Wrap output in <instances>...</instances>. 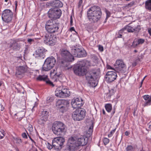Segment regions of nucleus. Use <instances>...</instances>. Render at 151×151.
I'll return each mask as SVG.
<instances>
[{
	"label": "nucleus",
	"mask_w": 151,
	"mask_h": 151,
	"mask_svg": "<svg viewBox=\"0 0 151 151\" xmlns=\"http://www.w3.org/2000/svg\"><path fill=\"white\" fill-rule=\"evenodd\" d=\"M70 31H75V29L74 27H72L70 28Z\"/></svg>",
	"instance_id": "052dcab7"
},
{
	"label": "nucleus",
	"mask_w": 151,
	"mask_h": 151,
	"mask_svg": "<svg viewBox=\"0 0 151 151\" xmlns=\"http://www.w3.org/2000/svg\"><path fill=\"white\" fill-rule=\"evenodd\" d=\"M9 47L14 51H18L20 50L22 46V44L18 41L15 40H11L9 44Z\"/></svg>",
	"instance_id": "dca6fc26"
},
{
	"label": "nucleus",
	"mask_w": 151,
	"mask_h": 151,
	"mask_svg": "<svg viewBox=\"0 0 151 151\" xmlns=\"http://www.w3.org/2000/svg\"><path fill=\"white\" fill-rule=\"evenodd\" d=\"M56 62L55 58L52 56L47 58L44 62L42 67L43 70L48 71L52 68Z\"/></svg>",
	"instance_id": "0eeeda50"
},
{
	"label": "nucleus",
	"mask_w": 151,
	"mask_h": 151,
	"mask_svg": "<svg viewBox=\"0 0 151 151\" xmlns=\"http://www.w3.org/2000/svg\"><path fill=\"white\" fill-rule=\"evenodd\" d=\"M105 12L106 14V17L105 19V20L104 21V22H106V19L108 17H110L111 14L110 12L107 9L105 10Z\"/></svg>",
	"instance_id": "58836bf2"
},
{
	"label": "nucleus",
	"mask_w": 151,
	"mask_h": 151,
	"mask_svg": "<svg viewBox=\"0 0 151 151\" xmlns=\"http://www.w3.org/2000/svg\"><path fill=\"white\" fill-rule=\"evenodd\" d=\"M15 88L17 89L18 92H20L23 87L21 86L19 84L17 83L15 85Z\"/></svg>",
	"instance_id": "c756f323"
},
{
	"label": "nucleus",
	"mask_w": 151,
	"mask_h": 151,
	"mask_svg": "<svg viewBox=\"0 0 151 151\" xmlns=\"http://www.w3.org/2000/svg\"><path fill=\"white\" fill-rule=\"evenodd\" d=\"M50 4L53 7L57 8L61 7L63 6V4L62 3L58 0L52 1L50 2Z\"/></svg>",
	"instance_id": "4be33fe9"
},
{
	"label": "nucleus",
	"mask_w": 151,
	"mask_h": 151,
	"mask_svg": "<svg viewBox=\"0 0 151 151\" xmlns=\"http://www.w3.org/2000/svg\"><path fill=\"white\" fill-rule=\"evenodd\" d=\"M68 107H63L61 108H58L59 109L60 111L62 113H63L66 112L68 109Z\"/></svg>",
	"instance_id": "2f4dec72"
},
{
	"label": "nucleus",
	"mask_w": 151,
	"mask_h": 151,
	"mask_svg": "<svg viewBox=\"0 0 151 151\" xmlns=\"http://www.w3.org/2000/svg\"><path fill=\"white\" fill-rule=\"evenodd\" d=\"M83 2L82 0H80L79 1L78 4V7L79 8L82 5Z\"/></svg>",
	"instance_id": "603ef678"
},
{
	"label": "nucleus",
	"mask_w": 151,
	"mask_h": 151,
	"mask_svg": "<svg viewBox=\"0 0 151 151\" xmlns=\"http://www.w3.org/2000/svg\"><path fill=\"white\" fill-rule=\"evenodd\" d=\"M144 81L143 80H142L141 82V84H142V83H143V82Z\"/></svg>",
	"instance_id": "774afa93"
},
{
	"label": "nucleus",
	"mask_w": 151,
	"mask_h": 151,
	"mask_svg": "<svg viewBox=\"0 0 151 151\" xmlns=\"http://www.w3.org/2000/svg\"><path fill=\"white\" fill-rule=\"evenodd\" d=\"M2 82L0 81V86L2 85Z\"/></svg>",
	"instance_id": "338daca9"
},
{
	"label": "nucleus",
	"mask_w": 151,
	"mask_h": 151,
	"mask_svg": "<svg viewBox=\"0 0 151 151\" xmlns=\"http://www.w3.org/2000/svg\"><path fill=\"white\" fill-rule=\"evenodd\" d=\"M122 35L121 34H119V35L117 37L119 38H121L122 37Z\"/></svg>",
	"instance_id": "680f3d73"
},
{
	"label": "nucleus",
	"mask_w": 151,
	"mask_h": 151,
	"mask_svg": "<svg viewBox=\"0 0 151 151\" xmlns=\"http://www.w3.org/2000/svg\"><path fill=\"white\" fill-rule=\"evenodd\" d=\"M87 15L88 19L91 22H97L101 17V9L97 6L91 7L88 11Z\"/></svg>",
	"instance_id": "7ed1b4c3"
},
{
	"label": "nucleus",
	"mask_w": 151,
	"mask_h": 151,
	"mask_svg": "<svg viewBox=\"0 0 151 151\" xmlns=\"http://www.w3.org/2000/svg\"><path fill=\"white\" fill-rule=\"evenodd\" d=\"M143 98L145 101H146L150 99V96L148 95H145L143 96Z\"/></svg>",
	"instance_id": "37998d69"
},
{
	"label": "nucleus",
	"mask_w": 151,
	"mask_h": 151,
	"mask_svg": "<svg viewBox=\"0 0 151 151\" xmlns=\"http://www.w3.org/2000/svg\"><path fill=\"white\" fill-rule=\"evenodd\" d=\"M29 137L30 139L32 141L34 142L35 143V142L32 139L30 136H29Z\"/></svg>",
	"instance_id": "e2e57ef3"
},
{
	"label": "nucleus",
	"mask_w": 151,
	"mask_h": 151,
	"mask_svg": "<svg viewBox=\"0 0 151 151\" xmlns=\"http://www.w3.org/2000/svg\"><path fill=\"white\" fill-rule=\"evenodd\" d=\"M71 104L74 109H77L81 107L83 105V103L81 99L77 98L72 100Z\"/></svg>",
	"instance_id": "a211bd4d"
},
{
	"label": "nucleus",
	"mask_w": 151,
	"mask_h": 151,
	"mask_svg": "<svg viewBox=\"0 0 151 151\" xmlns=\"http://www.w3.org/2000/svg\"><path fill=\"white\" fill-rule=\"evenodd\" d=\"M116 128H115L114 129L112 130L110 133V134H109L108 136L109 137H110L112 136L113 134L114 133L116 130Z\"/></svg>",
	"instance_id": "c03bdc74"
},
{
	"label": "nucleus",
	"mask_w": 151,
	"mask_h": 151,
	"mask_svg": "<svg viewBox=\"0 0 151 151\" xmlns=\"http://www.w3.org/2000/svg\"><path fill=\"white\" fill-rule=\"evenodd\" d=\"M70 25L71 26H72L73 25V21L72 16H71L70 17Z\"/></svg>",
	"instance_id": "5fc2aeb1"
},
{
	"label": "nucleus",
	"mask_w": 151,
	"mask_h": 151,
	"mask_svg": "<svg viewBox=\"0 0 151 151\" xmlns=\"http://www.w3.org/2000/svg\"><path fill=\"white\" fill-rule=\"evenodd\" d=\"M145 42V39H143L139 38L137 40H134L131 46L134 47H136L139 45L142 44Z\"/></svg>",
	"instance_id": "b1692460"
},
{
	"label": "nucleus",
	"mask_w": 151,
	"mask_h": 151,
	"mask_svg": "<svg viewBox=\"0 0 151 151\" xmlns=\"http://www.w3.org/2000/svg\"><path fill=\"white\" fill-rule=\"evenodd\" d=\"M126 31L129 32H134V26L129 25V24L126 25L120 30L119 31V33H122L123 32H126Z\"/></svg>",
	"instance_id": "412c9836"
},
{
	"label": "nucleus",
	"mask_w": 151,
	"mask_h": 151,
	"mask_svg": "<svg viewBox=\"0 0 151 151\" xmlns=\"http://www.w3.org/2000/svg\"><path fill=\"white\" fill-rule=\"evenodd\" d=\"M62 136L55 138L52 140V146L55 149L59 150L62 148L65 139Z\"/></svg>",
	"instance_id": "1a4fd4ad"
},
{
	"label": "nucleus",
	"mask_w": 151,
	"mask_h": 151,
	"mask_svg": "<svg viewBox=\"0 0 151 151\" xmlns=\"http://www.w3.org/2000/svg\"><path fill=\"white\" fill-rule=\"evenodd\" d=\"M45 49L43 48H41L40 47L36 51V52L38 53H43L44 54V52H45Z\"/></svg>",
	"instance_id": "c9c22d12"
},
{
	"label": "nucleus",
	"mask_w": 151,
	"mask_h": 151,
	"mask_svg": "<svg viewBox=\"0 0 151 151\" xmlns=\"http://www.w3.org/2000/svg\"><path fill=\"white\" fill-rule=\"evenodd\" d=\"M59 24L56 20L51 19L47 21L45 25L46 30L50 33H54L58 31Z\"/></svg>",
	"instance_id": "39448f33"
},
{
	"label": "nucleus",
	"mask_w": 151,
	"mask_h": 151,
	"mask_svg": "<svg viewBox=\"0 0 151 151\" xmlns=\"http://www.w3.org/2000/svg\"><path fill=\"white\" fill-rule=\"evenodd\" d=\"M106 111L109 112H110L112 110V105L111 104H108L105 105V106Z\"/></svg>",
	"instance_id": "bb28decb"
},
{
	"label": "nucleus",
	"mask_w": 151,
	"mask_h": 151,
	"mask_svg": "<svg viewBox=\"0 0 151 151\" xmlns=\"http://www.w3.org/2000/svg\"><path fill=\"white\" fill-rule=\"evenodd\" d=\"M27 70L26 67L24 66H19L17 68V70L16 71V74L17 75H21L26 72Z\"/></svg>",
	"instance_id": "5701e85b"
},
{
	"label": "nucleus",
	"mask_w": 151,
	"mask_h": 151,
	"mask_svg": "<svg viewBox=\"0 0 151 151\" xmlns=\"http://www.w3.org/2000/svg\"><path fill=\"white\" fill-rule=\"evenodd\" d=\"M14 140L18 145H20L22 142L21 139L18 137L14 138Z\"/></svg>",
	"instance_id": "c85d7f7f"
},
{
	"label": "nucleus",
	"mask_w": 151,
	"mask_h": 151,
	"mask_svg": "<svg viewBox=\"0 0 151 151\" xmlns=\"http://www.w3.org/2000/svg\"><path fill=\"white\" fill-rule=\"evenodd\" d=\"M62 12L59 9H51L48 12V16L52 19L56 20L61 16Z\"/></svg>",
	"instance_id": "9d476101"
},
{
	"label": "nucleus",
	"mask_w": 151,
	"mask_h": 151,
	"mask_svg": "<svg viewBox=\"0 0 151 151\" xmlns=\"http://www.w3.org/2000/svg\"><path fill=\"white\" fill-rule=\"evenodd\" d=\"M115 92V91L113 89L109 90V92L107 94L108 99H110L111 96L114 94Z\"/></svg>",
	"instance_id": "cd10ccee"
},
{
	"label": "nucleus",
	"mask_w": 151,
	"mask_h": 151,
	"mask_svg": "<svg viewBox=\"0 0 151 151\" xmlns=\"http://www.w3.org/2000/svg\"><path fill=\"white\" fill-rule=\"evenodd\" d=\"M4 130H1L0 131V139H2L4 136Z\"/></svg>",
	"instance_id": "ea45409f"
},
{
	"label": "nucleus",
	"mask_w": 151,
	"mask_h": 151,
	"mask_svg": "<svg viewBox=\"0 0 151 151\" xmlns=\"http://www.w3.org/2000/svg\"><path fill=\"white\" fill-rule=\"evenodd\" d=\"M86 112L85 110L81 109H76L72 114V118L75 121H79L83 119L86 116Z\"/></svg>",
	"instance_id": "6e6552de"
},
{
	"label": "nucleus",
	"mask_w": 151,
	"mask_h": 151,
	"mask_svg": "<svg viewBox=\"0 0 151 151\" xmlns=\"http://www.w3.org/2000/svg\"><path fill=\"white\" fill-rule=\"evenodd\" d=\"M145 7L146 9L151 11V0H147L145 2Z\"/></svg>",
	"instance_id": "393cba45"
},
{
	"label": "nucleus",
	"mask_w": 151,
	"mask_h": 151,
	"mask_svg": "<svg viewBox=\"0 0 151 151\" xmlns=\"http://www.w3.org/2000/svg\"><path fill=\"white\" fill-rule=\"evenodd\" d=\"M103 142L105 145H106L109 142V139L107 138H104L103 139Z\"/></svg>",
	"instance_id": "a19ab883"
},
{
	"label": "nucleus",
	"mask_w": 151,
	"mask_h": 151,
	"mask_svg": "<svg viewBox=\"0 0 151 151\" xmlns=\"http://www.w3.org/2000/svg\"><path fill=\"white\" fill-rule=\"evenodd\" d=\"M46 119L44 118H42L40 119L38 121V123L40 124H44L46 122Z\"/></svg>",
	"instance_id": "72a5a7b5"
},
{
	"label": "nucleus",
	"mask_w": 151,
	"mask_h": 151,
	"mask_svg": "<svg viewBox=\"0 0 151 151\" xmlns=\"http://www.w3.org/2000/svg\"><path fill=\"white\" fill-rule=\"evenodd\" d=\"M117 74L114 71H109L106 73L105 78L106 80L110 83L115 80L116 78Z\"/></svg>",
	"instance_id": "f3484780"
},
{
	"label": "nucleus",
	"mask_w": 151,
	"mask_h": 151,
	"mask_svg": "<svg viewBox=\"0 0 151 151\" xmlns=\"http://www.w3.org/2000/svg\"><path fill=\"white\" fill-rule=\"evenodd\" d=\"M37 80L39 81H43L46 82L48 84L54 86L52 83L51 82L48 78V76L47 75H39L36 78Z\"/></svg>",
	"instance_id": "6ab92c4d"
},
{
	"label": "nucleus",
	"mask_w": 151,
	"mask_h": 151,
	"mask_svg": "<svg viewBox=\"0 0 151 151\" xmlns=\"http://www.w3.org/2000/svg\"><path fill=\"white\" fill-rule=\"evenodd\" d=\"M93 124L92 123L91 126L89 127V129L87 132L89 134L91 135L92 134L93 131Z\"/></svg>",
	"instance_id": "e433bc0d"
},
{
	"label": "nucleus",
	"mask_w": 151,
	"mask_h": 151,
	"mask_svg": "<svg viewBox=\"0 0 151 151\" xmlns=\"http://www.w3.org/2000/svg\"><path fill=\"white\" fill-rule=\"evenodd\" d=\"M99 50L101 51H103V47L102 46H101L100 45H99Z\"/></svg>",
	"instance_id": "8fccbe9b"
},
{
	"label": "nucleus",
	"mask_w": 151,
	"mask_h": 151,
	"mask_svg": "<svg viewBox=\"0 0 151 151\" xmlns=\"http://www.w3.org/2000/svg\"><path fill=\"white\" fill-rule=\"evenodd\" d=\"M52 129L53 133L58 136H63L66 131V126L64 124L58 121L53 123Z\"/></svg>",
	"instance_id": "20e7f679"
},
{
	"label": "nucleus",
	"mask_w": 151,
	"mask_h": 151,
	"mask_svg": "<svg viewBox=\"0 0 151 151\" xmlns=\"http://www.w3.org/2000/svg\"><path fill=\"white\" fill-rule=\"evenodd\" d=\"M53 147L52 145L49 143H47V147L48 149L50 150Z\"/></svg>",
	"instance_id": "49530a36"
},
{
	"label": "nucleus",
	"mask_w": 151,
	"mask_h": 151,
	"mask_svg": "<svg viewBox=\"0 0 151 151\" xmlns=\"http://www.w3.org/2000/svg\"><path fill=\"white\" fill-rule=\"evenodd\" d=\"M57 72L55 73V75L58 77H60L61 75L62 72L61 71L60 68L57 69L56 70Z\"/></svg>",
	"instance_id": "f704fd0d"
},
{
	"label": "nucleus",
	"mask_w": 151,
	"mask_h": 151,
	"mask_svg": "<svg viewBox=\"0 0 151 151\" xmlns=\"http://www.w3.org/2000/svg\"><path fill=\"white\" fill-rule=\"evenodd\" d=\"M103 113L104 114H105V112L104 109H103Z\"/></svg>",
	"instance_id": "0e129e2a"
},
{
	"label": "nucleus",
	"mask_w": 151,
	"mask_h": 151,
	"mask_svg": "<svg viewBox=\"0 0 151 151\" xmlns=\"http://www.w3.org/2000/svg\"><path fill=\"white\" fill-rule=\"evenodd\" d=\"M140 29L141 27L139 25H137L136 27H134V32L135 33L139 32Z\"/></svg>",
	"instance_id": "473e14b6"
},
{
	"label": "nucleus",
	"mask_w": 151,
	"mask_h": 151,
	"mask_svg": "<svg viewBox=\"0 0 151 151\" xmlns=\"http://www.w3.org/2000/svg\"><path fill=\"white\" fill-rule=\"evenodd\" d=\"M114 66L115 70L117 72L124 70L126 68V65L122 59L116 60Z\"/></svg>",
	"instance_id": "2eb2a0df"
},
{
	"label": "nucleus",
	"mask_w": 151,
	"mask_h": 151,
	"mask_svg": "<svg viewBox=\"0 0 151 151\" xmlns=\"http://www.w3.org/2000/svg\"><path fill=\"white\" fill-rule=\"evenodd\" d=\"M150 105H151V99H150L144 101V103L143 104V106L145 107Z\"/></svg>",
	"instance_id": "7c9ffc66"
},
{
	"label": "nucleus",
	"mask_w": 151,
	"mask_h": 151,
	"mask_svg": "<svg viewBox=\"0 0 151 151\" xmlns=\"http://www.w3.org/2000/svg\"><path fill=\"white\" fill-rule=\"evenodd\" d=\"M137 65V63L136 62H134L132 64V65L134 67L136 66Z\"/></svg>",
	"instance_id": "4d7b16f0"
},
{
	"label": "nucleus",
	"mask_w": 151,
	"mask_h": 151,
	"mask_svg": "<svg viewBox=\"0 0 151 151\" xmlns=\"http://www.w3.org/2000/svg\"><path fill=\"white\" fill-rule=\"evenodd\" d=\"M127 151H133L134 147L131 145H128L126 148Z\"/></svg>",
	"instance_id": "4c0bfd02"
},
{
	"label": "nucleus",
	"mask_w": 151,
	"mask_h": 151,
	"mask_svg": "<svg viewBox=\"0 0 151 151\" xmlns=\"http://www.w3.org/2000/svg\"><path fill=\"white\" fill-rule=\"evenodd\" d=\"M69 104L68 101L65 100H59L56 103L57 108H61L63 107H68Z\"/></svg>",
	"instance_id": "aec40b11"
},
{
	"label": "nucleus",
	"mask_w": 151,
	"mask_h": 151,
	"mask_svg": "<svg viewBox=\"0 0 151 151\" xmlns=\"http://www.w3.org/2000/svg\"><path fill=\"white\" fill-rule=\"evenodd\" d=\"M27 41L29 43H31L32 42H34V39H28L27 40Z\"/></svg>",
	"instance_id": "3c124183"
},
{
	"label": "nucleus",
	"mask_w": 151,
	"mask_h": 151,
	"mask_svg": "<svg viewBox=\"0 0 151 151\" xmlns=\"http://www.w3.org/2000/svg\"><path fill=\"white\" fill-rule=\"evenodd\" d=\"M83 64H80L79 65L75 66L73 68L74 73L79 76H84L86 75V79L90 86L95 87L98 84V78L99 76V73L96 70H92L88 72L85 66L84 62Z\"/></svg>",
	"instance_id": "f257e3e1"
},
{
	"label": "nucleus",
	"mask_w": 151,
	"mask_h": 151,
	"mask_svg": "<svg viewBox=\"0 0 151 151\" xmlns=\"http://www.w3.org/2000/svg\"><path fill=\"white\" fill-rule=\"evenodd\" d=\"M134 1H132L128 4H127V5L128 7H130L134 5Z\"/></svg>",
	"instance_id": "a18cd8bd"
},
{
	"label": "nucleus",
	"mask_w": 151,
	"mask_h": 151,
	"mask_svg": "<svg viewBox=\"0 0 151 151\" xmlns=\"http://www.w3.org/2000/svg\"><path fill=\"white\" fill-rule=\"evenodd\" d=\"M22 136L23 138H27V137L25 133H23L22 134Z\"/></svg>",
	"instance_id": "09e8293b"
},
{
	"label": "nucleus",
	"mask_w": 151,
	"mask_h": 151,
	"mask_svg": "<svg viewBox=\"0 0 151 151\" xmlns=\"http://www.w3.org/2000/svg\"><path fill=\"white\" fill-rule=\"evenodd\" d=\"M35 106H34L32 108V111H34V108Z\"/></svg>",
	"instance_id": "69168bd1"
},
{
	"label": "nucleus",
	"mask_w": 151,
	"mask_h": 151,
	"mask_svg": "<svg viewBox=\"0 0 151 151\" xmlns=\"http://www.w3.org/2000/svg\"><path fill=\"white\" fill-rule=\"evenodd\" d=\"M13 16V13L12 11L8 9L4 10L2 14L3 20L6 23H9L12 21Z\"/></svg>",
	"instance_id": "9b49d317"
},
{
	"label": "nucleus",
	"mask_w": 151,
	"mask_h": 151,
	"mask_svg": "<svg viewBox=\"0 0 151 151\" xmlns=\"http://www.w3.org/2000/svg\"><path fill=\"white\" fill-rule=\"evenodd\" d=\"M17 3H18V2L17 1H14V3L15 5L16 8H17Z\"/></svg>",
	"instance_id": "bf43d9fd"
},
{
	"label": "nucleus",
	"mask_w": 151,
	"mask_h": 151,
	"mask_svg": "<svg viewBox=\"0 0 151 151\" xmlns=\"http://www.w3.org/2000/svg\"><path fill=\"white\" fill-rule=\"evenodd\" d=\"M129 133L128 131H127L125 132V134L126 136H128L129 135Z\"/></svg>",
	"instance_id": "13d9d810"
},
{
	"label": "nucleus",
	"mask_w": 151,
	"mask_h": 151,
	"mask_svg": "<svg viewBox=\"0 0 151 151\" xmlns=\"http://www.w3.org/2000/svg\"><path fill=\"white\" fill-rule=\"evenodd\" d=\"M87 142L83 137L82 136L78 139L71 137L68 139L65 150L69 151L76 150L78 149L79 147L80 146L84 145Z\"/></svg>",
	"instance_id": "f03ea898"
},
{
	"label": "nucleus",
	"mask_w": 151,
	"mask_h": 151,
	"mask_svg": "<svg viewBox=\"0 0 151 151\" xmlns=\"http://www.w3.org/2000/svg\"><path fill=\"white\" fill-rule=\"evenodd\" d=\"M48 113V112L45 110H44L42 112V115L43 116H45L47 115Z\"/></svg>",
	"instance_id": "79ce46f5"
},
{
	"label": "nucleus",
	"mask_w": 151,
	"mask_h": 151,
	"mask_svg": "<svg viewBox=\"0 0 151 151\" xmlns=\"http://www.w3.org/2000/svg\"><path fill=\"white\" fill-rule=\"evenodd\" d=\"M70 92L67 88H64L61 90L58 88L56 89L55 91V95L59 97L65 98L70 95Z\"/></svg>",
	"instance_id": "f8f14e48"
},
{
	"label": "nucleus",
	"mask_w": 151,
	"mask_h": 151,
	"mask_svg": "<svg viewBox=\"0 0 151 151\" xmlns=\"http://www.w3.org/2000/svg\"><path fill=\"white\" fill-rule=\"evenodd\" d=\"M60 54L62 57V59L63 60L62 61V63L65 67H67L69 65V62H72L74 60V57L70 52L65 49L61 50Z\"/></svg>",
	"instance_id": "423d86ee"
},
{
	"label": "nucleus",
	"mask_w": 151,
	"mask_h": 151,
	"mask_svg": "<svg viewBox=\"0 0 151 151\" xmlns=\"http://www.w3.org/2000/svg\"><path fill=\"white\" fill-rule=\"evenodd\" d=\"M71 52L72 54L75 57H83L86 56L87 55L86 52L84 50L78 48L72 49Z\"/></svg>",
	"instance_id": "ddd939ff"
},
{
	"label": "nucleus",
	"mask_w": 151,
	"mask_h": 151,
	"mask_svg": "<svg viewBox=\"0 0 151 151\" xmlns=\"http://www.w3.org/2000/svg\"><path fill=\"white\" fill-rule=\"evenodd\" d=\"M107 68L108 69H113V70H115V69H113V68L110 66L109 65H107Z\"/></svg>",
	"instance_id": "6e6d98bb"
},
{
	"label": "nucleus",
	"mask_w": 151,
	"mask_h": 151,
	"mask_svg": "<svg viewBox=\"0 0 151 151\" xmlns=\"http://www.w3.org/2000/svg\"><path fill=\"white\" fill-rule=\"evenodd\" d=\"M55 37L50 33L46 34L44 38V40L45 43L47 45L53 46L55 43Z\"/></svg>",
	"instance_id": "4468645a"
},
{
	"label": "nucleus",
	"mask_w": 151,
	"mask_h": 151,
	"mask_svg": "<svg viewBox=\"0 0 151 151\" xmlns=\"http://www.w3.org/2000/svg\"><path fill=\"white\" fill-rule=\"evenodd\" d=\"M45 56L44 54L39 53H38L35 52V57L36 58L38 59H44L45 57Z\"/></svg>",
	"instance_id": "a878e982"
},
{
	"label": "nucleus",
	"mask_w": 151,
	"mask_h": 151,
	"mask_svg": "<svg viewBox=\"0 0 151 151\" xmlns=\"http://www.w3.org/2000/svg\"><path fill=\"white\" fill-rule=\"evenodd\" d=\"M4 109V107L3 106V105L2 104H1L0 105V109H1V111H3Z\"/></svg>",
	"instance_id": "de8ad7c7"
},
{
	"label": "nucleus",
	"mask_w": 151,
	"mask_h": 151,
	"mask_svg": "<svg viewBox=\"0 0 151 151\" xmlns=\"http://www.w3.org/2000/svg\"><path fill=\"white\" fill-rule=\"evenodd\" d=\"M147 31L150 35L151 36V28H149L147 29Z\"/></svg>",
	"instance_id": "864d4df0"
}]
</instances>
